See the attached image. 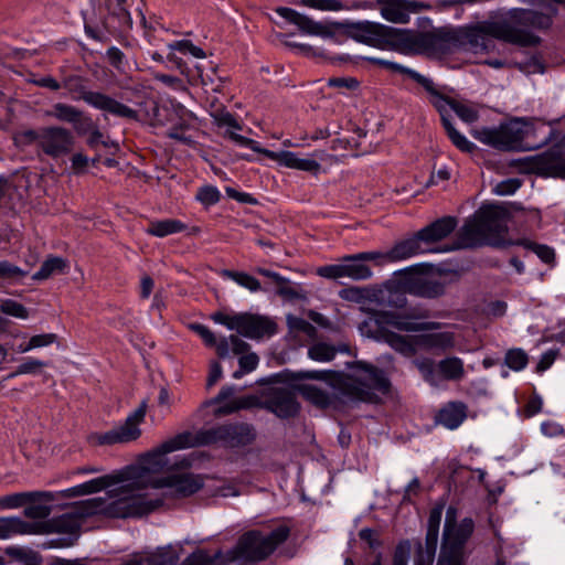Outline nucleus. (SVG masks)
Returning <instances> with one entry per match:
<instances>
[{
  "label": "nucleus",
  "instance_id": "nucleus-1",
  "mask_svg": "<svg viewBox=\"0 0 565 565\" xmlns=\"http://www.w3.org/2000/svg\"><path fill=\"white\" fill-rule=\"evenodd\" d=\"M522 1L542 7L545 11L513 8L502 19L455 31L459 35L457 46L469 44L471 47L487 49L489 36L521 47L539 45L541 38L534 31L548 30L558 13V6L564 4L565 0Z\"/></svg>",
  "mask_w": 565,
  "mask_h": 565
},
{
  "label": "nucleus",
  "instance_id": "nucleus-2",
  "mask_svg": "<svg viewBox=\"0 0 565 565\" xmlns=\"http://www.w3.org/2000/svg\"><path fill=\"white\" fill-rule=\"evenodd\" d=\"M419 317L396 311H377L374 317L364 320L359 330L362 335L388 344L394 351L405 358H412L417 349L426 351H447L455 347L452 332L424 333L414 337L402 335L390 328L398 331L417 332L429 331L439 328V323L433 321H418Z\"/></svg>",
  "mask_w": 565,
  "mask_h": 565
},
{
  "label": "nucleus",
  "instance_id": "nucleus-3",
  "mask_svg": "<svg viewBox=\"0 0 565 565\" xmlns=\"http://www.w3.org/2000/svg\"><path fill=\"white\" fill-rule=\"evenodd\" d=\"M93 498L73 504L70 510L61 515L46 521L32 523V534L65 533L70 537L63 539L57 547L74 545L79 535L83 522L93 515L102 514L113 519L140 518L151 508L150 501L131 493V489L122 488L118 491L116 499Z\"/></svg>",
  "mask_w": 565,
  "mask_h": 565
},
{
  "label": "nucleus",
  "instance_id": "nucleus-4",
  "mask_svg": "<svg viewBox=\"0 0 565 565\" xmlns=\"http://www.w3.org/2000/svg\"><path fill=\"white\" fill-rule=\"evenodd\" d=\"M275 11L287 22L295 24L302 34L331 39L335 35V31L339 30L356 42L381 50H399L401 45L407 43L409 36V33L404 29L369 20L356 22H318L290 8L278 7Z\"/></svg>",
  "mask_w": 565,
  "mask_h": 565
},
{
  "label": "nucleus",
  "instance_id": "nucleus-5",
  "mask_svg": "<svg viewBox=\"0 0 565 565\" xmlns=\"http://www.w3.org/2000/svg\"><path fill=\"white\" fill-rule=\"evenodd\" d=\"M190 447H195V443L193 441V434H191L190 431H183L166 440L152 451H149L146 455H143L139 460L138 467H127L124 469L130 471V479L122 482V486L108 491V499H116L118 497L119 490H121L122 488H129L131 489V493L145 498L147 501H150L153 505V508L145 512L142 516L154 511L157 508L162 505L163 501L161 498H152L150 494L143 492V490L147 489L148 487L153 488V483L157 480L150 479V475L161 472L167 469L168 459L166 456L168 454Z\"/></svg>",
  "mask_w": 565,
  "mask_h": 565
},
{
  "label": "nucleus",
  "instance_id": "nucleus-6",
  "mask_svg": "<svg viewBox=\"0 0 565 565\" xmlns=\"http://www.w3.org/2000/svg\"><path fill=\"white\" fill-rule=\"evenodd\" d=\"M356 366V375H344L333 371H299L297 379L335 382L343 395L360 402H375L376 392H388L390 381L382 370L363 362H359Z\"/></svg>",
  "mask_w": 565,
  "mask_h": 565
},
{
  "label": "nucleus",
  "instance_id": "nucleus-7",
  "mask_svg": "<svg viewBox=\"0 0 565 565\" xmlns=\"http://www.w3.org/2000/svg\"><path fill=\"white\" fill-rule=\"evenodd\" d=\"M535 121L527 117H515L498 127H482L471 131L478 141L503 151L530 150L531 146L524 145L531 132H535Z\"/></svg>",
  "mask_w": 565,
  "mask_h": 565
},
{
  "label": "nucleus",
  "instance_id": "nucleus-8",
  "mask_svg": "<svg viewBox=\"0 0 565 565\" xmlns=\"http://www.w3.org/2000/svg\"><path fill=\"white\" fill-rule=\"evenodd\" d=\"M289 534L290 530L286 525H279L267 534L256 530L249 531L239 537L226 561L232 562L238 558L252 562L264 561L288 539Z\"/></svg>",
  "mask_w": 565,
  "mask_h": 565
},
{
  "label": "nucleus",
  "instance_id": "nucleus-9",
  "mask_svg": "<svg viewBox=\"0 0 565 565\" xmlns=\"http://www.w3.org/2000/svg\"><path fill=\"white\" fill-rule=\"evenodd\" d=\"M62 87L67 89L73 100H84L95 109L119 118L138 119V111L118 102L109 95L93 92L85 86V79L78 75H70L63 79Z\"/></svg>",
  "mask_w": 565,
  "mask_h": 565
},
{
  "label": "nucleus",
  "instance_id": "nucleus-10",
  "mask_svg": "<svg viewBox=\"0 0 565 565\" xmlns=\"http://www.w3.org/2000/svg\"><path fill=\"white\" fill-rule=\"evenodd\" d=\"M256 433L247 423L218 425L193 435L195 446L220 445L226 448L245 447L254 441Z\"/></svg>",
  "mask_w": 565,
  "mask_h": 565
},
{
  "label": "nucleus",
  "instance_id": "nucleus-11",
  "mask_svg": "<svg viewBox=\"0 0 565 565\" xmlns=\"http://www.w3.org/2000/svg\"><path fill=\"white\" fill-rule=\"evenodd\" d=\"M382 252L370 250L347 255L342 257L339 264L327 265L318 268L319 276L328 279H338L348 277L352 280H366L373 275V271L366 262H373L376 265H382Z\"/></svg>",
  "mask_w": 565,
  "mask_h": 565
},
{
  "label": "nucleus",
  "instance_id": "nucleus-12",
  "mask_svg": "<svg viewBox=\"0 0 565 565\" xmlns=\"http://www.w3.org/2000/svg\"><path fill=\"white\" fill-rule=\"evenodd\" d=\"M455 510L449 508L446 513L444 531V550H450V565H460L459 556L469 537L473 533L475 523L472 519L465 518L458 525L454 524Z\"/></svg>",
  "mask_w": 565,
  "mask_h": 565
},
{
  "label": "nucleus",
  "instance_id": "nucleus-13",
  "mask_svg": "<svg viewBox=\"0 0 565 565\" xmlns=\"http://www.w3.org/2000/svg\"><path fill=\"white\" fill-rule=\"evenodd\" d=\"M145 415L146 404L142 403L126 418L124 424L106 433L96 434L93 436V439L98 445H115L134 441L141 435L139 424L143 420Z\"/></svg>",
  "mask_w": 565,
  "mask_h": 565
},
{
  "label": "nucleus",
  "instance_id": "nucleus-14",
  "mask_svg": "<svg viewBox=\"0 0 565 565\" xmlns=\"http://www.w3.org/2000/svg\"><path fill=\"white\" fill-rule=\"evenodd\" d=\"M409 36L407 43L401 45V49L418 47L427 52H446L452 47H457L459 35L454 30L427 33H415L412 30L405 29Z\"/></svg>",
  "mask_w": 565,
  "mask_h": 565
},
{
  "label": "nucleus",
  "instance_id": "nucleus-15",
  "mask_svg": "<svg viewBox=\"0 0 565 565\" xmlns=\"http://www.w3.org/2000/svg\"><path fill=\"white\" fill-rule=\"evenodd\" d=\"M381 17L395 24H407L412 13L431 10L429 2L417 0H376Z\"/></svg>",
  "mask_w": 565,
  "mask_h": 565
},
{
  "label": "nucleus",
  "instance_id": "nucleus-16",
  "mask_svg": "<svg viewBox=\"0 0 565 565\" xmlns=\"http://www.w3.org/2000/svg\"><path fill=\"white\" fill-rule=\"evenodd\" d=\"M476 215L488 234L491 246H504L505 242L503 241V235L508 232L507 209L494 204L484 205L476 212Z\"/></svg>",
  "mask_w": 565,
  "mask_h": 565
},
{
  "label": "nucleus",
  "instance_id": "nucleus-17",
  "mask_svg": "<svg viewBox=\"0 0 565 565\" xmlns=\"http://www.w3.org/2000/svg\"><path fill=\"white\" fill-rule=\"evenodd\" d=\"M532 168L537 174L565 179V135L551 149L533 157Z\"/></svg>",
  "mask_w": 565,
  "mask_h": 565
},
{
  "label": "nucleus",
  "instance_id": "nucleus-18",
  "mask_svg": "<svg viewBox=\"0 0 565 565\" xmlns=\"http://www.w3.org/2000/svg\"><path fill=\"white\" fill-rule=\"evenodd\" d=\"M130 477L131 473L129 470H120L115 473L94 478L84 483L54 493L57 494V500L61 498L84 497L100 492L111 486L122 483L126 480L130 479Z\"/></svg>",
  "mask_w": 565,
  "mask_h": 565
},
{
  "label": "nucleus",
  "instance_id": "nucleus-19",
  "mask_svg": "<svg viewBox=\"0 0 565 565\" xmlns=\"http://www.w3.org/2000/svg\"><path fill=\"white\" fill-rule=\"evenodd\" d=\"M203 487V479L191 472L172 473L168 477L158 478L153 488H167V493L178 498H185L196 493Z\"/></svg>",
  "mask_w": 565,
  "mask_h": 565
},
{
  "label": "nucleus",
  "instance_id": "nucleus-20",
  "mask_svg": "<svg viewBox=\"0 0 565 565\" xmlns=\"http://www.w3.org/2000/svg\"><path fill=\"white\" fill-rule=\"evenodd\" d=\"M74 146V136L63 127H45L42 128L41 149L52 157L58 158L68 154Z\"/></svg>",
  "mask_w": 565,
  "mask_h": 565
},
{
  "label": "nucleus",
  "instance_id": "nucleus-21",
  "mask_svg": "<svg viewBox=\"0 0 565 565\" xmlns=\"http://www.w3.org/2000/svg\"><path fill=\"white\" fill-rule=\"evenodd\" d=\"M265 407L280 418L294 417L299 411L296 394L287 387L274 388L265 401Z\"/></svg>",
  "mask_w": 565,
  "mask_h": 565
},
{
  "label": "nucleus",
  "instance_id": "nucleus-22",
  "mask_svg": "<svg viewBox=\"0 0 565 565\" xmlns=\"http://www.w3.org/2000/svg\"><path fill=\"white\" fill-rule=\"evenodd\" d=\"M429 247L423 245L418 234L397 242L387 252H382V265L387 263L401 262L413 256L430 252Z\"/></svg>",
  "mask_w": 565,
  "mask_h": 565
},
{
  "label": "nucleus",
  "instance_id": "nucleus-23",
  "mask_svg": "<svg viewBox=\"0 0 565 565\" xmlns=\"http://www.w3.org/2000/svg\"><path fill=\"white\" fill-rule=\"evenodd\" d=\"M237 332L249 339H260L276 332V324L260 316L241 313Z\"/></svg>",
  "mask_w": 565,
  "mask_h": 565
},
{
  "label": "nucleus",
  "instance_id": "nucleus-24",
  "mask_svg": "<svg viewBox=\"0 0 565 565\" xmlns=\"http://www.w3.org/2000/svg\"><path fill=\"white\" fill-rule=\"evenodd\" d=\"M483 245H491V241L486 233L481 222L475 214L473 217L465 223L458 233V248H472Z\"/></svg>",
  "mask_w": 565,
  "mask_h": 565
},
{
  "label": "nucleus",
  "instance_id": "nucleus-25",
  "mask_svg": "<svg viewBox=\"0 0 565 565\" xmlns=\"http://www.w3.org/2000/svg\"><path fill=\"white\" fill-rule=\"evenodd\" d=\"M414 82L420 85L429 94V100L439 113L441 122L445 124V119H450L448 108L452 110V103H456V99L446 96L444 90L439 89L431 78L424 76L420 73L416 75Z\"/></svg>",
  "mask_w": 565,
  "mask_h": 565
},
{
  "label": "nucleus",
  "instance_id": "nucleus-26",
  "mask_svg": "<svg viewBox=\"0 0 565 565\" xmlns=\"http://www.w3.org/2000/svg\"><path fill=\"white\" fill-rule=\"evenodd\" d=\"M468 407L465 403L456 401L445 404L435 415V423L447 429L458 428L467 418Z\"/></svg>",
  "mask_w": 565,
  "mask_h": 565
},
{
  "label": "nucleus",
  "instance_id": "nucleus-27",
  "mask_svg": "<svg viewBox=\"0 0 565 565\" xmlns=\"http://www.w3.org/2000/svg\"><path fill=\"white\" fill-rule=\"evenodd\" d=\"M457 222L451 216L441 217L417 232L424 246L446 238L456 227Z\"/></svg>",
  "mask_w": 565,
  "mask_h": 565
},
{
  "label": "nucleus",
  "instance_id": "nucleus-28",
  "mask_svg": "<svg viewBox=\"0 0 565 565\" xmlns=\"http://www.w3.org/2000/svg\"><path fill=\"white\" fill-rule=\"evenodd\" d=\"M406 289L417 297L437 298L445 292V285L436 279L416 277L407 282Z\"/></svg>",
  "mask_w": 565,
  "mask_h": 565
},
{
  "label": "nucleus",
  "instance_id": "nucleus-29",
  "mask_svg": "<svg viewBox=\"0 0 565 565\" xmlns=\"http://www.w3.org/2000/svg\"><path fill=\"white\" fill-rule=\"evenodd\" d=\"M57 500V494L52 491L15 492L0 497L1 509H18L26 505L29 500Z\"/></svg>",
  "mask_w": 565,
  "mask_h": 565
},
{
  "label": "nucleus",
  "instance_id": "nucleus-30",
  "mask_svg": "<svg viewBox=\"0 0 565 565\" xmlns=\"http://www.w3.org/2000/svg\"><path fill=\"white\" fill-rule=\"evenodd\" d=\"M300 4L310 9L320 11H341V10H370L374 4L370 1H354L351 6H345L340 0H300Z\"/></svg>",
  "mask_w": 565,
  "mask_h": 565
},
{
  "label": "nucleus",
  "instance_id": "nucleus-31",
  "mask_svg": "<svg viewBox=\"0 0 565 565\" xmlns=\"http://www.w3.org/2000/svg\"><path fill=\"white\" fill-rule=\"evenodd\" d=\"M184 230H186V225L183 222L175 218H164L150 221L145 232L148 235L162 238L181 233Z\"/></svg>",
  "mask_w": 565,
  "mask_h": 565
},
{
  "label": "nucleus",
  "instance_id": "nucleus-32",
  "mask_svg": "<svg viewBox=\"0 0 565 565\" xmlns=\"http://www.w3.org/2000/svg\"><path fill=\"white\" fill-rule=\"evenodd\" d=\"M32 534V523L18 516H0V540Z\"/></svg>",
  "mask_w": 565,
  "mask_h": 565
},
{
  "label": "nucleus",
  "instance_id": "nucleus-33",
  "mask_svg": "<svg viewBox=\"0 0 565 565\" xmlns=\"http://www.w3.org/2000/svg\"><path fill=\"white\" fill-rule=\"evenodd\" d=\"M437 370L441 380L460 381L465 376V364L460 358L448 356L437 363Z\"/></svg>",
  "mask_w": 565,
  "mask_h": 565
},
{
  "label": "nucleus",
  "instance_id": "nucleus-34",
  "mask_svg": "<svg viewBox=\"0 0 565 565\" xmlns=\"http://www.w3.org/2000/svg\"><path fill=\"white\" fill-rule=\"evenodd\" d=\"M214 347L218 358L221 359L228 356L230 352L238 355L247 352L249 349L248 343L234 334L228 338L223 337L218 341L216 340V344Z\"/></svg>",
  "mask_w": 565,
  "mask_h": 565
},
{
  "label": "nucleus",
  "instance_id": "nucleus-35",
  "mask_svg": "<svg viewBox=\"0 0 565 565\" xmlns=\"http://www.w3.org/2000/svg\"><path fill=\"white\" fill-rule=\"evenodd\" d=\"M338 351L348 352V347L335 348L326 342H317L308 349V356L317 362H329L335 358Z\"/></svg>",
  "mask_w": 565,
  "mask_h": 565
},
{
  "label": "nucleus",
  "instance_id": "nucleus-36",
  "mask_svg": "<svg viewBox=\"0 0 565 565\" xmlns=\"http://www.w3.org/2000/svg\"><path fill=\"white\" fill-rule=\"evenodd\" d=\"M55 500H29L26 503L23 514L25 518L31 520H40V521H46L49 520V516L52 512V508L50 503L54 502Z\"/></svg>",
  "mask_w": 565,
  "mask_h": 565
},
{
  "label": "nucleus",
  "instance_id": "nucleus-37",
  "mask_svg": "<svg viewBox=\"0 0 565 565\" xmlns=\"http://www.w3.org/2000/svg\"><path fill=\"white\" fill-rule=\"evenodd\" d=\"M47 116L54 117L57 120L77 124L83 118V113L74 106L56 103L52 109L46 113Z\"/></svg>",
  "mask_w": 565,
  "mask_h": 565
},
{
  "label": "nucleus",
  "instance_id": "nucleus-38",
  "mask_svg": "<svg viewBox=\"0 0 565 565\" xmlns=\"http://www.w3.org/2000/svg\"><path fill=\"white\" fill-rule=\"evenodd\" d=\"M414 365L420 373L422 377L425 382L430 384L431 386H438L440 383V376L437 370V364L433 359L429 358H418L414 360Z\"/></svg>",
  "mask_w": 565,
  "mask_h": 565
},
{
  "label": "nucleus",
  "instance_id": "nucleus-39",
  "mask_svg": "<svg viewBox=\"0 0 565 565\" xmlns=\"http://www.w3.org/2000/svg\"><path fill=\"white\" fill-rule=\"evenodd\" d=\"M221 275L224 278L235 281L237 285L248 289L252 292H257L262 288L258 279L244 271L224 269L222 270Z\"/></svg>",
  "mask_w": 565,
  "mask_h": 565
},
{
  "label": "nucleus",
  "instance_id": "nucleus-40",
  "mask_svg": "<svg viewBox=\"0 0 565 565\" xmlns=\"http://www.w3.org/2000/svg\"><path fill=\"white\" fill-rule=\"evenodd\" d=\"M66 267V262L61 257H50L42 265L41 268L32 276L34 280H43L50 276L62 273Z\"/></svg>",
  "mask_w": 565,
  "mask_h": 565
},
{
  "label": "nucleus",
  "instance_id": "nucleus-41",
  "mask_svg": "<svg viewBox=\"0 0 565 565\" xmlns=\"http://www.w3.org/2000/svg\"><path fill=\"white\" fill-rule=\"evenodd\" d=\"M300 391H301L302 396L307 401H309L310 403H312L313 405H316L318 407L326 408L331 403V399H330V396L328 395V393L318 388L317 386L302 385Z\"/></svg>",
  "mask_w": 565,
  "mask_h": 565
},
{
  "label": "nucleus",
  "instance_id": "nucleus-42",
  "mask_svg": "<svg viewBox=\"0 0 565 565\" xmlns=\"http://www.w3.org/2000/svg\"><path fill=\"white\" fill-rule=\"evenodd\" d=\"M443 126L448 138L459 150L463 152H471L475 149V145L455 128L450 119H445V124H443Z\"/></svg>",
  "mask_w": 565,
  "mask_h": 565
},
{
  "label": "nucleus",
  "instance_id": "nucleus-43",
  "mask_svg": "<svg viewBox=\"0 0 565 565\" xmlns=\"http://www.w3.org/2000/svg\"><path fill=\"white\" fill-rule=\"evenodd\" d=\"M452 110L462 121L467 124H472L479 118L478 107L469 102L456 100V103H452Z\"/></svg>",
  "mask_w": 565,
  "mask_h": 565
},
{
  "label": "nucleus",
  "instance_id": "nucleus-44",
  "mask_svg": "<svg viewBox=\"0 0 565 565\" xmlns=\"http://www.w3.org/2000/svg\"><path fill=\"white\" fill-rule=\"evenodd\" d=\"M46 365H47V363L44 361L33 359V358H28V359L23 360L22 363H20L17 366L14 372H12L11 374L8 375V379H13V377H15L18 375H22V374H32V375L40 374L41 370L43 367H45Z\"/></svg>",
  "mask_w": 565,
  "mask_h": 565
},
{
  "label": "nucleus",
  "instance_id": "nucleus-45",
  "mask_svg": "<svg viewBox=\"0 0 565 565\" xmlns=\"http://www.w3.org/2000/svg\"><path fill=\"white\" fill-rule=\"evenodd\" d=\"M514 244L524 246L525 248L533 250L537 255V257L546 264L552 263L555 258L554 249L547 245L532 243L526 239H520Z\"/></svg>",
  "mask_w": 565,
  "mask_h": 565
},
{
  "label": "nucleus",
  "instance_id": "nucleus-46",
  "mask_svg": "<svg viewBox=\"0 0 565 565\" xmlns=\"http://www.w3.org/2000/svg\"><path fill=\"white\" fill-rule=\"evenodd\" d=\"M504 361L511 370L521 371L527 365L529 358L522 349H512L507 352Z\"/></svg>",
  "mask_w": 565,
  "mask_h": 565
},
{
  "label": "nucleus",
  "instance_id": "nucleus-47",
  "mask_svg": "<svg viewBox=\"0 0 565 565\" xmlns=\"http://www.w3.org/2000/svg\"><path fill=\"white\" fill-rule=\"evenodd\" d=\"M168 47L172 52L178 51L183 54H190L196 58H204L206 56L205 52L201 47L194 45L189 40L174 41L169 43Z\"/></svg>",
  "mask_w": 565,
  "mask_h": 565
},
{
  "label": "nucleus",
  "instance_id": "nucleus-48",
  "mask_svg": "<svg viewBox=\"0 0 565 565\" xmlns=\"http://www.w3.org/2000/svg\"><path fill=\"white\" fill-rule=\"evenodd\" d=\"M195 199L204 206H211L220 201L221 193L214 185H203L198 189Z\"/></svg>",
  "mask_w": 565,
  "mask_h": 565
},
{
  "label": "nucleus",
  "instance_id": "nucleus-49",
  "mask_svg": "<svg viewBox=\"0 0 565 565\" xmlns=\"http://www.w3.org/2000/svg\"><path fill=\"white\" fill-rule=\"evenodd\" d=\"M263 154L274 161H277L279 164L284 167L296 169L298 156L291 151L275 152L265 149V151H263Z\"/></svg>",
  "mask_w": 565,
  "mask_h": 565
},
{
  "label": "nucleus",
  "instance_id": "nucleus-50",
  "mask_svg": "<svg viewBox=\"0 0 565 565\" xmlns=\"http://www.w3.org/2000/svg\"><path fill=\"white\" fill-rule=\"evenodd\" d=\"M366 60L372 64H376V65L387 68L390 71L407 75L413 81L416 77V75L418 74V72H416L412 68H408L406 66H403V65L392 62V61L377 58V57H366Z\"/></svg>",
  "mask_w": 565,
  "mask_h": 565
},
{
  "label": "nucleus",
  "instance_id": "nucleus-51",
  "mask_svg": "<svg viewBox=\"0 0 565 565\" xmlns=\"http://www.w3.org/2000/svg\"><path fill=\"white\" fill-rule=\"evenodd\" d=\"M220 552L211 556L205 551L199 550L190 554L181 565H216L220 557Z\"/></svg>",
  "mask_w": 565,
  "mask_h": 565
},
{
  "label": "nucleus",
  "instance_id": "nucleus-52",
  "mask_svg": "<svg viewBox=\"0 0 565 565\" xmlns=\"http://www.w3.org/2000/svg\"><path fill=\"white\" fill-rule=\"evenodd\" d=\"M0 311L4 315L12 316L20 319H26L29 317L28 309L12 299H4L0 303Z\"/></svg>",
  "mask_w": 565,
  "mask_h": 565
},
{
  "label": "nucleus",
  "instance_id": "nucleus-53",
  "mask_svg": "<svg viewBox=\"0 0 565 565\" xmlns=\"http://www.w3.org/2000/svg\"><path fill=\"white\" fill-rule=\"evenodd\" d=\"M535 121V127L537 130L535 132H531L530 137L524 141V145L531 146L532 149L539 148L543 145L555 139V131L551 129L547 135H545L540 141L535 142L534 139L540 135V132L544 129L545 125L540 122L539 120L532 118Z\"/></svg>",
  "mask_w": 565,
  "mask_h": 565
},
{
  "label": "nucleus",
  "instance_id": "nucleus-54",
  "mask_svg": "<svg viewBox=\"0 0 565 565\" xmlns=\"http://www.w3.org/2000/svg\"><path fill=\"white\" fill-rule=\"evenodd\" d=\"M28 275V271L9 263L8 260H0V278L2 279H20Z\"/></svg>",
  "mask_w": 565,
  "mask_h": 565
},
{
  "label": "nucleus",
  "instance_id": "nucleus-55",
  "mask_svg": "<svg viewBox=\"0 0 565 565\" xmlns=\"http://www.w3.org/2000/svg\"><path fill=\"white\" fill-rule=\"evenodd\" d=\"M239 318H241V313H236V315H226V313H223V312H215L213 316H212V320L216 323H220L222 326H225L227 329L230 330H236L238 329V326H239Z\"/></svg>",
  "mask_w": 565,
  "mask_h": 565
},
{
  "label": "nucleus",
  "instance_id": "nucleus-56",
  "mask_svg": "<svg viewBox=\"0 0 565 565\" xmlns=\"http://www.w3.org/2000/svg\"><path fill=\"white\" fill-rule=\"evenodd\" d=\"M226 135H227V137L231 140L236 142L237 145L246 147V148H249V149H252L253 151H255L257 153H262L263 154V151H265V148H262L259 142H257L256 140H253L250 138L244 137V136L238 135V134H236L234 131H227Z\"/></svg>",
  "mask_w": 565,
  "mask_h": 565
},
{
  "label": "nucleus",
  "instance_id": "nucleus-57",
  "mask_svg": "<svg viewBox=\"0 0 565 565\" xmlns=\"http://www.w3.org/2000/svg\"><path fill=\"white\" fill-rule=\"evenodd\" d=\"M191 330H193L205 343L207 347H214L216 344L215 334L204 324L193 323L190 326Z\"/></svg>",
  "mask_w": 565,
  "mask_h": 565
},
{
  "label": "nucleus",
  "instance_id": "nucleus-58",
  "mask_svg": "<svg viewBox=\"0 0 565 565\" xmlns=\"http://www.w3.org/2000/svg\"><path fill=\"white\" fill-rule=\"evenodd\" d=\"M340 297L344 300L360 302L366 297V290L361 287H349L340 291Z\"/></svg>",
  "mask_w": 565,
  "mask_h": 565
},
{
  "label": "nucleus",
  "instance_id": "nucleus-59",
  "mask_svg": "<svg viewBox=\"0 0 565 565\" xmlns=\"http://www.w3.org/2000/svg\"><path fill=\"white\" fill-rule=\"evenodd\" d=\"M328 85L330 87L354 90L359 87V81L354 77H332L329 78Z\"/></svg>",
  "mask_w": 565,
  "mask_h": 565
},
{
  "label": "nucleus",
  "instance_id": "nucleus-60",
  "mask_svg": "<svg viewBox=\"0 0 565 565\" xmlns=\"http://www.w3.org/2000/svg\"><path fill=\"white\" fill-rule=\"evenodd\" d=\"M521 186V182L516 179L504 180L495 185L494 192L499 195L513 194Z\"/></svg>",
  "mask_w": 565,
  "mask_h": 565
},
{
  "label": "nucleus",
  "instance_id": "nucleus-61",
  "mask_svg": "<svg viewBox=\"0 0 565 565\" xmlns=\"http://www.w3.org/2000/svg\"><path fill=\"white\" fill-rule=\"evenodd\" d=\"M106 56L113 67H115L117 71H122L125 54L121 50L116 46H111L107 50Z\"/></svg>",
  "mask_w": 565,
  "mask_h": 565
},
{
  "label": "nucleus",
  "instance_id": "nucleus-62",
  "mask_svg": "<svg viewBox=\"0 0 565 565\" xmlns=\"http://www.w3.org/2000/svg\"><path fill=\"white\" fill-rule=\"evenodd\" d=\"M154 78L174 90H185L182 79L177 76L158 73Z\"/></svg>",
  "mask_w": 565,
  "mask_h": 565
},
{
  "label": "nucleus",
  "instance_id": "nucleus-63",
  "mask_svg": "<svg viewBox=\"0 0 565 565\" xmlns=\"http://www.w3.org/2000/svg\"><path fill=\"white\" fill-rule=\"evenodd\" d=\"M111 14L118 19L120 28L130 29L132 26V19L125 6H116Z\"/></svg>",
  "mask_w": 565,
  "mask_h": 565
},
{
  "label": "nucleus",
  "instance_id": "nucleus-64",
  "mask_svg": "<svg viewBox=\"0 0 565 565\" xmlns=\"http://www.w3.org/2000/svg\"><path fill=\"white\" fill-rule=\"evenodd\" d=\"M56 340V334L54 333H43L36 334L30 338V343L33 349L47 347L54 343Z\"/></svg>",
  "mask_w": 565,
  "mask_h": 565
}]
</instances>
